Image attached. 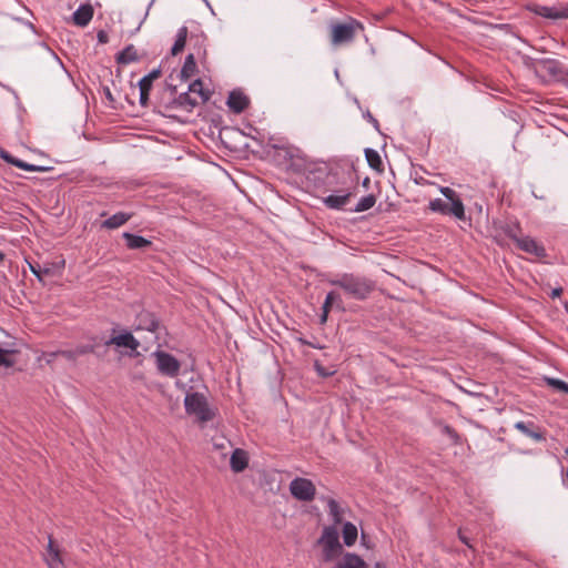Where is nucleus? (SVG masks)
<instances>
[{
    "label": "nucleus",
    "instance_id": "obj_33",
    "mask_svg": "<svg viewBox=\"0 0 568 568\" xmlns=\"http://www.w3.org/2000/svg\"><path fill=\"white\" fill-rule=\"evenodd\" d=\"M376 203V197L374 194H367L365 196H363L358 203L356 204V206L354 207V212H364V211H367L369 209H372Z\"/></svg>",
    "mask_w": 568,
    "mask_h": 568
},
{
    "label": "nucleus",
    "instance_id": "obj_45",
    "mask_svg": "<svg viewBox=\"0 0 568 568\" xmlns=\"http://www.w3.org/2000/svg\"><path fill=\"white\" fill-rule=\"evenodd\" d=\"M458 538H459V540H460L463 544H465L467 547L471 548V545H470V542H469L468 537H467V536H465V535L463 534L462 529H459V530H458Z\"/></svg>",
    "mask_w": 568,
    "mask_h": 568
},
{
    "label": "nucleus",
    "instance_id": "obj_19",
    "mask_svg": "<svg viewBox=\"0 0 568 568\" xmlns=\"http://www.w3.org/2000/svg\"><path fill=\"white\" fill-rule=\"evenodd\" d=\"M48 555L49 558L47 559V564L49 568H59L63 565V560L60 554L59 547L54 544V540L52 536H49V542H48Z\"/></svg>",
    "mask_w": 568,
    "mask_h": 568
},
{
    "label": "nucleus",
    "instance_id": "obj_51",
    "mask_svg": "<svg viewBox=\"0 0 568 568\" xmlns=\"http://www.w3.org/2000/svg\"><path fill=\"white\" fill-rule=\"evenodd\" d=\"M561 84L568 89V69L565 71V77L562 78Z\"/></svg>",
    "mask_w": 568,
    "mask_h": 568
},
{
    "label": "nucleus",
    "instance_id": "obj_8",
    "mask_svg": "<svg viewBox=\"0 0 568 568\" xmlns=\"http://www.w3.org/2000/svg\"><path fill=\"white\" fill-rule=\"evenodd\" d=\"M290 493L300 501H312L315 498L316 487L311 479L296 477L290 483Z\"/></svg>",
    "mask_w": 568,
    "mask_h": 568
},
{
    "label": "nucleus",
    "instance_id": "obj_35",
    "mask_svg": "<svg viewBox=\"0 0 568 568\" xmlns=\"http://www.w3.org/2000/svg\"><path fill=\"white\" fill-rule=\"evenodd\" d=\"M14 349H3L0 346V366L3 367H12L16 364V361L11 358V355L16 354Z\"/></svg>",
    "mask_w": 568,
    "mask_h": 568
},
{
    "label": "nucleus",
    "instance_id": "obj_30",
    "mask_svg": "<svg viewBox=\"0 0 568 568\" xmlns=\"http://www.w3.org/2000/svg\"><path fill=\"white\" fill-rule=\"evenodd\" d=\"M343 540H344V544L347 546V547H351L355 544L356 539H357V528L354 524L347 521L344 524L343 526Z\"/></svg>",
    "mask_w": 568,
    "mask_h": 568
},
{
    "label": "nucleus",
    "instance_id": "obj_6",
    "mask_svg": "<svg viewBox=\"0 0 568 568\" xmlns=\"http://www.w3.org/2000/svg\"><path fill=\"white\" fill-rule=\"evenodd\" d=\"M317 544L323 547V560L329 562L341 555L343 547L338 539V531L334 526L323 529Z\"/></svg>",
    "mask_w": 568,
    "mask_h": 568
},
{
    "label": "nucleus",
    "instance_id": "obj_16",
    "mask_svg": "<svg viewBox=\"0 0 568 568\" xmlns=\"http://www.w3.org/2000/svg\"><path fill=\"white\" fill-rule=\"evenodd\" d=\"M122 237L125 240V245L129 250H142L152 246L150 240L130 232H124Z\"/></svg>",
    "mask_w": 568,
    "mask_h": 568
},
{
    "label": "nucleus",
    "instance_id": "obj_43",
    "mask_svg": "<svg viewBox=\"0 0 568 568\" xmlns=\"http://www.w3.org/2000/svg\"><path fill=\"white\" fill-rule=\"evenodd\" d=\"M97 38H98V41L103 44L108 43V41H109V36L104 30H100L97 34Z\"/></svg>",
    "mask_w": 568,
    "mask_h": 568
},
{
    "label": "nucleus",
    "instance_id": "obj_7",
    "mask_svg": "<svg viewBox=\"0 0 568 568\" xmlns=\"http://www.w3.org/2000/svg\"><path fill=\"white\" fill-rule=\"evenodd\" d=\"M152 356L155 358L156 368L160 374L172 378L180 374L181 363L172 354L164 351H155Z\"/></svg>",
    "mask_w": 568,
    "mask_h": 568
},
{
    "label": "nucleus",
    "instance_id": "obj_37",
    "mask_svg": "<svg viewBox=\"0 0 568 568\" xmlns=\"http://www.w3.org/2000/svg\"><path fill=\"white\" fill-rule=\"evenodd\" d=\"M152 85H153V82L152 81H149V79L146 78H142L139 82V89L140 91H145V92H150L151 89H152Z\"/></svg>",
    "mask_w": 568,
    "mask_h": 568
},
{
    "label": "nucleus",
    "instance_id": "obj_50",
    "mask_svg": "<svg viewBox=\"0 0 568 568\" xmlns=\"http://www.w3.org/2000/svg\"><path fill=\"white\" fill-rule=\"evenodd\" d=\"M41 271H42V277L44 275H51L52 274V268L49 267V266H44L43 268H41Z\"/></svg>",
    "mask_w": 568,
    "mask_h": 568
},
{
    "label": "nucleus",
    "instance_id": "obj_3",
    "mask_svg": "<svg viewBox=\"0 0 568 568\" xmlns=\"http://www.w3.org/2000/svg\"><path fill=\"white\" fill-rule=\"evenodd\" d=\"M439 191L450 202V204L444 202L442 199H434L429 202L428 209L432 212H437L443 215H452L457 220L464 221L466 219L465 206L457 193L448 186H440Z\"/></svg>",
    "mask_w": 568,
    "mask_h": 568
},
{
    "label": "nucleus",
    "instance_id": "obj_5",
    "mask_svg": "<svg viewBox=\"0 0 568 568\" xmlns=\"http://www.w3.org/2000/svg\"><path fill=\"white\" fill-rule=\"evenodd\" d=\"M565 71L561 63L554 59H535V77L538 78L542 83H561L565 77Z\"/></svg>",
    "mask_w": 568,
    "mask_h": 568
},
{
    "label": "nucleus",
    "instance_id": "obj_12",
    "mask_svg": "<svg viewBox=\"0 0 568 568\" xmlns=\"http://www.w3.org/2000/svg\"><path fill=\"white\" fill-rule=\"evenodd\" d=\"M105 345H115L118 347H125L131 351H136L140 342L133 336L131 332H124L120 335L112 336Z\"/></svg>",
    "mask_w": 568,
    "mask_h": 568
},
{
    "label": "nucleus",
    "instance_id": "obj_17",
    "mask_svg": "<svg viewBox=\"0 0 568 568\" xmlns=\"http://www.w3.org/2000/svg\"><path fill=\"white\" fill-rule=\"evenodd\" d=\"M138 320H139V328H141V329H145V331L154 333L159 328L158 318L155 317V315L153 313H151L149 311H142L138 315Z\"/></svg>",
    "mask_w": 568,
    "mask_h": 568
},
{
    "label": "nucleus",
    "instance_id": "obj_10",
    "mask_svg": "<svg viewBox=\"0 0 568 568\" xmlns=\"http://www.w3.org/2000/svg\"><path fill=\"white\" fill-rule=\"evenodd\" d=\"M535 16L550 20L568 19V4L539 6L535 4Z\"/></svg>",
    "mask_w": 568,
    "mask_h": 568
},
{
    "label": "nucleus",
    "instance_id": "obj_56",
    "mask_svg": "<svg viewBox=\"0 0 568 568\" xmlns=\"http://www.w3.org/2000/svg\"><path fill=\"white\" fill-rule=\"evenodd\" d=\"M4 260V254L2 252H0V262H3Z\"/></svg>",
    "mask_w": 568,
    "mask_h": 568
},
{
    "label": "nucleus",
    "instance_id": "obj_57",
    "mask_svg": "<svg viewBox=\"0 0 568 568\" xmlns=\"http://www.w3.org/2000/svg\"><path fill=\"white\" fill-rule=\"evenodd\" d=\"M215 446H216L217 448H223V447H224V445H223V444H215Z\"/></svg>",
    "mask_w": 568,
    "mask_h": 568
},
{
    "label": "nucleus",
    "instance_id": "obj_59",
    "mask_svg": "<svg viewBox=\"0 0 568 568\" xmlns=\"http://www.w3.org/2000/svg\"><path fill=\"white\" fill-rule=\"evenodd\" d=\"M565 454L568 455V447L565 449Z\"/></svg>",
    "mask_w": 568,
    "mask_h": 568
},
{
    "label": "nucleus",
    "instance_id": "obj_49",
    "mask_svg": "<svg viewBox=\"0 0 568 568\" xmlns=\"http://www.w3.org/2000/svg\"><path fill=\"white\" fill-rule=\"evenodd\" d=\"M104 94H105V98H106L109 101H111V102H112V101L114 100V99H113V97H112V93H111V91H110V89H109V88H104Z\"/></svg>",
    "mask_w": 568,
    "mask_h": 568
},
{
    "label": "nucleus",
    "instance_id": "obj_18",
    "mask_svg": "<svg viewBox=\"0 0 568 568\" xmlns=\"http://www.w3.org/2000/svg\"><path fill=\"white\" fill-rule=\"evenodd\" d=\"M133 216V213H126V212H118L113 215H111L109 219L104 220L102 222V227L108 230H114L122 225H124L129 220H131Z\"/></svg>",
    "mask_w": 568,
    "mask_h": 568
},
{
    "label": "nucleus",
    "instance_id": "obj_38",
    "mask_svg": "<svg viewBox=\"0 0 568 568\" xmlns=\"http://www.w3.org/2000/svg\"><path fill=\"white\" fill-rule=\"evenodd\" d=\"M515 427L523 432L524 434L528 435L529 437H532V429L524 422L516 423Z\"/></svg>",
    "mask_w": 568,
    "mask_h": 568
},
{
    "label": "nucleus",
    "instance_id": "obj_55",
    "mask_svg": "<svg viewBox=\"0 0 568 568\" xmlns=\"http://www.w3.org/2000/svg\"><path fill=\"white\" fill-rule=\"evenodd\" d=\"M64 260H62L59 264H57V266L59 267V270H62L64 267Z\"/></svg>",
    "mask_w": 568,
    "mask_h": 568
},
{
    "label": "nucleus",
    "instance_id": "obj_31",
    "mask_svg": "<svg viewBox=\"0 0 568 568\" xmlns=\"http://www.w3.org/2000/svg\"><path fill=\"white\" fill-rule=\"evenodd\" d=\"M556 261V255H550L547 253L546 248L542 245H538L535 242V263H546L552 264Z\"/></svg>",
    "mask_w": 568,
    "mask_h": 568
},
{
    "label": "nucleus",
    "instance_id": "obj_41",
    "mask_svg": "<svg viewBox=\"0 0 568 568\" xmlns=\"http://www.w3.org/2000/svg\"><path fill=\"white\" fill-rule=\"evenodd\" d=\"M160 77H161V70L160 69H154L150 73L144 75V78L149 79V81H152V82L154 80L159 79Z\"/></svg>",
    "mask_w": 568,
    "mask_h": 568
},
{
    "label": "nucleus",
    "instance_id": "obj_32",
    "mask_svg": "<svg viewBox=\"0 0 568 568\" xmlns=\"http://www.w3.org/2000/svg\"><path fill=\"white\" fill-rule=\"evenodd\" d=\"M326 501L328 507V513L334 521V524L342 523V509L338 505V503L333 498H322Z\"/></svg>",
    "mask_w": 568,
    "mask_h": 568
},
{
    "label": "nucleus",
    "instance_id": "obj_15",
    "mask_svg": "<svg viewBox=\"0 0 568 568\" xmlns=\"http://www.w3.org/2000/svg\"><path fill=\"white\" fill-rule=\"evenodd\" d=\"M93 7L90 3L81 4L73 13L75 26L85 27L93 18Z\"/></svg>",
    "mask_w": 568,
    "mask_h": 568
},
{
    "label": "nucleus",
    "instance_id": "obj_22",
    "mask_svg": "<svg viewBox=\"0 0 568 568\" xmlns=\"http://www.w3.org/2000/svg\"><path fill=\"white\" fill-rule=\"evenodd\" d=\"M139 60H140V57L138 54V50L135 49V47L133 44H128L115 57V61L119 64H129L132 62H136Z\"/></svg>",
    "mask_w": 568,
    "mask_h": 568
},
{
    "label": "nucleus",
    "instance_id": "obj_52",
    "mask_svg": "<svg viewBox=\"0 0 568 568\" xmlns=\"http://www.w3.org/2000/svg\"><path fill=\"white\" fill-rule=\"evenodd\" d=\"M545 437L540 432L535 430V440H544Z\"/></svg>",
    "mask_w": 568,
    "mask_h": 568
},
{
    "label": "nucleus",
    "instance_id": "obj_53",
    "mask_svg": "<svg viewBox=\"0 0 568 568\" xmlns=\"http://www.w3.org/2000/svg\"><path fill=\"white\" fill-rule=\"evenodd\" d=\"M328 313H322L321 315V323L324 324L327 321Z\"/></svg>",
    "mask_w": 568,
    "mask_h": 568
},
{
    "label": "nucleus",
    "instance_id": "obj_14",
    "mask_svg": "<svg viewBox=\"0 0 568 568\" xmlns=\"http://www.w3.org/2000/svg\"><path fill=\"white\" fill-rule=\"evenodd\" d=\"M230 466L234 473H241L248 466V454L246 450L236 448L231 455Z\"/></svg>",
    "mask_w": 568,
    "mask_h": 568
},
{
    "label": "nucleus",
    "instance_id": "obj_29",
    "mask_svg": "<svg viewBox=\"0 0 568 568\" xmlns=\"http://www.w3.org/2000/svg\"><path fill=\"white\" fill-rule=\"evenodd\" d=\"M186 38H187V28L183 26L178 30L174 44L171 49L172 55H178L179 53H181L184 50V47L186 43Z\"/></svg>",
    "mask_w": 568,
    "mask_h": 568
},
{
    "label": "nucleus",
    "instance_id": "obj_13",
    "mask_svg": "<svg viewBox=\"0 0 568 568\" xmlns=\"http://www.w3.org/2000/svg\"><path fill=\"white\" fill-rule=\"evenodd\" d=\"M230 110L234 113H242L250 104L248 98L240 90H233L226 102Z\"/></svg>",
    "mask_w": 568,
    "mask_h": 568
},
{
    "label": "nucleus",
    "instance_id": "obj_40",
    "mask_svg": "<svg viewBox=\"0 0 568 568\" xmlns=\"http://www.w3.org/2000/svg\"><path fill=\"white\" fill-rule=\"evenodd\" d=\"M329 293H332L334 295V300H333V305L338 308V310H344V306H343V301H342V297L338 293L334 292V291H331Z\"/></svg>",
    "mask_w": 568,
    "mask_h": 568
},
{
    "label": "nucleus",
    "instance_id": "obj_20",
    "mask_svg": "<svg viewBox=\"0 0 568 568\" xmlns=\"http://www.w3.org/2000/svg\"><path fill=\"white\" fill-rule=\"evenodd\" d=\"M509 236L516 243V246L527 253H532V240L529 236H523L518 227L509 230Z\"/></svg>",
    "mask_w": 568,
    "mask_h": 568
},
{
    "label": "nucleus",
    "instance_id": "obj_46",
    "mask_svg": "<svg viewBox=\"0 0 568 568\" xmlns=\"http://www.w3.org/2000/svg\"><path fill=\"white\" fill-rule=\"evenodd\" d=\"M315 367H316L317 373H318L321 376L326 377V376L332 375V373H331V372H326V371H325V369H324V368H323L318 363H315Z\"/></svg>",
    "mask_w": 568,
    "mask_h": 568
},
{
    "label": "nucleus",
    "instance_id": "obj_11",
    "mask_svg": "<svg viewBox=\"0 0 568 568\" xmlns=\"http://www.w3.org/2000/svg\"><path fill=\"white\" fill-rule=\"evenodd\" d=\"M0 158L2 160H4L7 163H10L19 169H22V170H26V171H30V172H47L49 170H51V168H48V166H42V165H36V164H30V163H27L18 158H14L13 155H11L10 153H8L7 151H1L0 152Z\"/></svg>",
    "mask_w": 568,
    "mask_h": 568
},
{
    "label": "nucleus",
    "instance_id": "obj_34",
    "mask_svg": "<svg viewBox=\"0 0 568 568\" xmlns=\"http://www.w3.org/2000/svg\"><path fill=\"white\" fill-rule=\"evenodd\" d=\"M442 434L447 436L454 445H462V436L449 425H442Z\"/></svg>",
    "mask_w": 568,
    "mask_h": 568
},
{
    "label": "nucleus",
    "instance_id": "obj_28",
    "mask_svg": "<svg viewBox=\"0 0 568 568\" xmlns=\"http://www.w3.org/2000/svg\"><path fill=\"white\" fill-rule=\"evenodd\" d=\"M365 158H366L368 165L372 169L376 170L377 172H383V170H384L383 161L381 159L379 153L376 150L371 149V148L365 149Z\"/></svg>",
    "mask_w": 568,
    "mask_h": 568
},
{
    "label": "nucleus",
    "instance_id": "obj_58",
    "mask_svg": "<svg viewBox=\"0 0 568 568\" xmlns=\"http://www.w3.org/2000/svg\"><path fill=\"white\" fill-rule=\"evenodd\" d=\"M566 479L568 480V467H567V470H566Z\"/></svg>",
    "mask_w": 568,
    "mask_h": 568
},
{
    "label": "nucleus",
    "instance_id": "obj_48",
    "mask_svg": "<svg viewBox=\"0 0 568 568\" xmlns=\"http://www.w3.org/2000/svg\"><path fill=\"white\" fill-rule=\"evenodd\" d=\"M561 294H562V287L558 286L551 291L550 297L556 298V297H559Z\"/></svg>",
    "mask_w": 568,
    "mask_h": 568
},
{
    "label": "nucleus",
    "instance_id": "obj_25",
    "mask_svg": "<svg viewBox=\"0 0 568 568\" xmlns=\"http://www.w3.org/2000/svg\"><path fill=\"white\" fill-rule=\"evenodd\" d=\"M93 349L92 345H79L74 349H60V356L68 361L75 362L79 356L92 353Z\"/></svg>",
    "mask_w": 568,
    "mask_h": 568
},
{
    "label": "nucleus",
    "instance_id": "obj_39",
    "mask_svg": "<svg viewBox=\"0 0 568 568\" xmlns=\"http://www.w3.org/2000/svg\"><path fill=\"white\" fill-rule=\"evenodd\" d=\"M29 267H30V271L37 276V278L40 282H43L42 271H41L40 265H38V264L34 265V264L29 263Z\"/></svg>",
    "mask_w": 568,
    "mask_h": 568
},
{
    "label": "nucleus",
    "instance_id": "obj_36",
    "mask_svg": "<svg viewBox=\"0 0 568 568\" xmlns=\"http://www.w3.org/2000/svg\"><path fill=\"white\" fill-rule=\"evenodd\" d=\"M334 295L332 293H327L326 297H325V301H324V304L322 306V311L324 313H329L332 307L334 306L333 305V300H334Z\"/></svg>",
    "mask_w": 568,
    "mask_h": 568
},
{
    "label": "nucleus",
    "instance_id": "obj_54",
    "mask_svg": "<svg viewBox=\"0 0 568 568\" xmlns=\"http://www.w3.org/2000/svg\"><path fill=\"white\" fill-rule=\"evenodd\" d=\"M375 568H387V567L382 562H376Z\"/></svg>",
    "mask_w": 568,
    "mask_h": 568
},
{
    "label": "nucleus",
    "instance_id": "obj_47",
    "mask_svg": "<svg viewBox=\"0 0 568 568\" xmlns=\"http://www.w3.org/2000/svg\"><path fill=\"white\" fill-rule=\"evenodd\" d=\"M367 118V120L378 130V126H379V123L377 121V119H375L371 112H367V114L365 115Z\"/></svg>",
    "mask_w": 568,
    "mask_h": 568
},
{
    "label": "nucleus",
    "instance_id": "obj_4",
    "mask_svg": "<svg viewBox=\"0 0 568 568\" xmlns=\"http://www.w3.org/2000/svg\"><path fill=\"white\" fill-rule=\"evenodd\" d=\"M184 407L189 415H195L202 423L210 422L215 417V413L210 408L206 397L199 392L186 394Z\"/></svg>",
    "mask_w": 568,
    "mask_h": 568
},
{
    "label": "nucleus",
    "instance_id": "obj_26",
    "mask_svg": "<svg viewBox=\"0 0 568 568\" xmlns=\"http://www.w3.org/2000/svg\"><path fill=\"white\" fill-rule=\"evenodd\" d=\"M197 70L196 61L194 54L190 53L186 55L183 67L181 69V78L183 80H189L191 77L195 74Z\"/></svg>",
    "mask_w": 568,
    "mask_h": 568
},
{
    "label": "nucleus",
    "instance_id": "obj_24",
    "mask_svg": "<svg viewBox=\"0 0 568 568\" xmlns=\"http://www.w3.org/2000/svg\"><path fill=\"white\" fill-rule=\"evenodd\" d=\"M178 108L191 112L197 104L199 100L193 98V94L189 92L181 93L173 102Z\"/></svg>",
    "mask_w": 568,
    "mask_h": 568
},
{
    "label": "nucleus",
    "instance_id": "obj_9",
    "mask_svg": "<svg viewBox=\"0 0 568 568\" xmlns=\"http://www.w3.org/2000/svg\"><path fill=\"white\" fill-rule=\"evenodd\" d=\"M357 191V182L354 181L352 186L341 190L339 194H331L324 197L323 202L326 207L332 210H342L351 200L353 194Z\"/></svg>",
    "mask_w": 568,
    "mask_h": 568
},
{
    "label": "nucleus",
    "instance_id": "obj_21",
    "mask_svg": "<svg viewBox=\"0 0 568 568\" xmlns=\"http://www.w3.org/2000/svg\"><path fill=\"white\" fill-rule=\"evenodd\" d=\"M335 568H368V566L358 555L347 552Z\"/></svg>",
    "mask_w": 568,
    "mask_h": 568
},
{
    "label": "nucleus",
    "instance_id": "obj_23",
    "mask_svg": "<svg viewBox=\"0 0 568 568\" xmlns=\"http://www.w3.org/2000/svg\"><path fill=\"white\" fill-rule=\"evenodd\" d=\"M541 383H545L547 386L551 387L557 393L568 394V383H566L565 381L548 376H541L540 378L535 381L536 385L540 386Z\"/></svg>",
    "mask_w": 568,
    "mask_h": 568
},
{
    "label": "nucleus",
    "instance_id": "obj_44",
    "mask_svg": "<svg viewBox=\"0 0 568 568\" xmlns=\"http://www.w3.org/2000/svg\"><path fill=\"white\" fill-rule=\"evenodd\" d=\"M149 94H150V92L140 91V104L142 106H146L148 105Z\"/></svg>",
    "mask_w": 568,
    "mask_h": 568
},
{
    "label": "nucleus",
    "instance_id": "obj_42",
    "mask_svg": "<svg viewBox=\"0 0 568 568\" xmlns=\"http://www.w3.org/2000/svg\"><path fill=\"white\" fill-rule=\"evenodd\" d=\"M58 356H60V351L44 353L48 364H51Z\"/></svg>",
    "mask_w": 568,
    "mask_h": 568
},
{
    "label": "nucleus",
    "instance_id": "obj_27",
    "mask_svg": "<svg viewBox=\"0 0 568 568\" xmlns=\"http://www.w3.org/2000/svg\"><path fill=\"white\" fill-rule=\"evenodd\" d=\"M189 91L192 94H196L202 103H205L210 100L211 92L204 89L203 82L200 79L194 80L189 85Z\"/></svg>",
    "mask_w": 568,
    "mask_h": 568
},
{
    "label": "nucleus",
    "instance_id": "obj_1",
    "mask_svg": "<svg viewBox=\"0 0 568 568\" xmlns=\"http://www.w3.org/2000/svg\"><path fill=\"white\" fill-rule=\"evenodd\" d=\"M328 282L333 286L342 288L346 295L357 301L366 300L375 290L374 281L353 273L341 274Z\"/></svg>",
    "mask_w": 568,
    "mask_h": 568
},
{
    "label": "nucleus",
    "instance_id": "obj_2",
    "mask_svg": "<svg viewBox=\"0 0 568 568\" xmlns=\"http://www.w3.org/2000/svg\"><path fill=\"white\" fill-rule=\"evenodd\" d=\"M328 29L332 47L338 48L352 44L357 34L363 32L365 28L359 20L347 17L343 21H332Z\"/></svg>",
    "mask_w": 568,
    "mask_h": 568
}]
</instances>
